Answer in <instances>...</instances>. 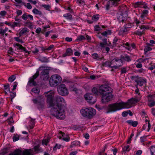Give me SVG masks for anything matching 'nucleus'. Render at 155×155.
Wrapping results in <instances>:
<instances>
[{
    "label": "nucleus",
    "instance_id": "obj_28",
    "mask_svg": "<svg viewBox=\"0 0 155 155\" xmlns=\"http://www.w3.org/2000/svg\"><path fill=\"white\" fill-rule=\"evenodd\" d=\"M148 11L146 10H144L143 11L142 13L140 16L141 19H143L146 17L148 15Z\"/></svg>",
    "mask_w": 155,
    "mask_h": 155
},
{
    "label": "nucleus",
    "instance_id": "obj_37",
    "mask_svg": "<svg viewBox=\"0 0 155 155\" xmlns=\"http://www.w3.org/2000/svg\"><path fill=\"white\" fill-rule=\"evenodd\" d=\"M32 92L35 93H39L40 91V89L37 87H36L32 88L31 90Z\"/></svg>",
    "mask_w": 155,
    "mask_h": 155
},
{
    "label": "nucleus",
    "instance_id": "obj_46",
    "mask_svg": "<svg viewBox=\"0 0 155 155\" xmlns=\"http://www.w3.org/2000/svg\"><path fill=\"white\" fill-rule=\"evenodd\" d=\"M21 25V23L15 22L13 23L12 27L14 28L16 26H20Z\"/></svg>",
    "mask_w": 155,
    "mask_h": 155
},
{
    "label": "nucleus",
    "instance_id": "obj_9",
    "mask_svg": "<svg viewBox=\"0 0 155 155\" xmlns=\"http://www.w3.org/2000/svg\"><path fill=\"white\" fill-rule=\"evenodd\" d=\"M39 74V71H37L36 73L34 75L30 77L29 80L28 82V85L31 86L37 85V84L36 82L35 81V80L37 78Z\"/></svg>",
    "mask_w": 155,
    "mask_h": 155
},
{
    "label": "nucleus",
    "instance_id": "obj_59",
    "mask_svg": "<svg viewBox=\"0 0 155 155\" xmlns=\"http://www.w3.org/2000/svg\"><path fill=\"white\" fill-rule=\"evenodd\" d=\"M22 11L21 10H18L16 12V13L17 14V15H16V16H18L19 15H21L22 14Z\"/></svg>",
    "mask_w": 155,
    "mask_h": 155
},
{
    "label": "nucleus",
    "instance_id": "obj_40",
    "mask_svg": "<svg viewBox=\"0 0 155 155\" xmlns=\"http://www.w3.org/2000/svg\"><path fill=\"white\" fill-rule=\"evenodd\" d=\"M16 77L14 75H12L8 79V81L11 82H13L15 79Z\"/></svg>",
    "mask_w": 155,
    "mask_h": 155
},
{
    "label": "nucleus",
    "instance_id": "obj_36",
    "mask_svg": "<svg viewBox=\"0 0 155 155\" xmlns=\"http://www.w3.org/2000/svg\"><path fill=\"white\" fill-rule=\"evenodd\" d=\"M63 16L67 19L71 20L72 19V16L70 13H66L63 15Z\"/></svg>",
    "mask_w": 155,
    "mask_h": 155
},
{
    "label": "nucleus",
    "instance_id": "obj_50",
    "mask_svg": "<svg viewBox=\"0 0 155 155\" xmlns=\"http://www.w3.org/2000/svg\"><path fill=\"white\" fill-rule=\"evenodd\" d=\"M40 60L42 62L47 63L49 62L48 59L45 57L42 58L40 59Z\"/></svg>",
    "mask_w": 155,
    "mask_h": 155
},
{
    "label": "nucleus",
    "instance_id": "obj_55",
    "mask_svg": "<svg viewBox=\"0 0 155 155\" xmlns=\"http://www.w3.org/2000/svg\"><path fill=\"white\" fill-rule=\"evenodd\" d=\"M15 1L18 4L21 3L23 5L25 6V3L23 2L21 0H15Z\"/></svg>",
    "mask_w": 155,
    "mask_h": 155
},
{
    "label": "nucleus",
    "instance_id": "obj_62",
    "mask_svg": "<svg viewBox=\"0 0 155 155\" xmlns=\"http://www.w3.org/2000/svg\"><path fill=\"white\" fill-rule=\"evenodd\" d=\"M128 31L127 29L124 26V28L121 29L120 30V31L123 32H127Z\"/></svg>",
    "mask_w": 155,
    "mask_h": 155
},
{
    "label": "nucleus",
    "instance_id": "obj_53",
    "mask_svg": "<svg viewBox=\"0 0 155 155\" xmlns=\"http://www.w3.org/2000/svg\"><path fill=\"white\" fill-rule=\"evenodd\" d=\"M10 96L11 99V101H12L13 99L16 96L15 93L12 92H10Z\"/></svg>",
    "mask_w": 155,
    "mask_h": 155
},
{
    "label": "nucleus",
    "instance_id": "obj_54",
    "mask_svg": "<svg viewBox=\"0 0 155 155\" xmlns=\"http://www.w3.org/2000/svg\"><path fill=\"white\" fill-rule=\"evenodd\" d=\"M147 136H143V137H140V142L141 143H143V142H144V141H146V138L147 137Z\"/></svg>",
    "mask_w": 155,
    "mask_h": 155
},
{
    "label": "nucleus",
    "instance_id": "obj_34",
    "mask_svg": "<svg viewBox=\"0 0 155 155\" xmlns=\"http://www.w3.org/2000/svg\"><path fill=\"white\" fill-rule=\"evenodd\" d=\"M31 121L30 123V124L29 125V127L30 129H33L35 125L34 120L31 118Z\"/></svg>",
    "mask_w": 155,
    "mask_h": 155
},
{
    "label": "nucleus",
    "instance_id": "obj_61",
    "mask_svg": "<svg viewBox=\"0 0 155 155\" xmlns=\"http://www.w3.org/2000/svg\"><path fill=\"white\" fill-rule=\"evenodd\" d=\"M6 14V12L5 11H2L1 12L0 14L2 16H4Z\"/></svg>",
    "mask_w": 155,
    "mask_h": 155
},
{
    "label": "nucleus",
    "instance_id": "obj_1",
    "mask_svg": "<svg viewBox=\"0 0 155 155\" xmlns=\"http://www.w3.org/2000/svg\"><path fill=\"white\" fill-rule=\"evenodd\" d=\"M47 102L49 104V107H51V113L52 115L58 119H63L65 117L64 110L66 104L65 100L61 96H55L54 100L56 104L54 102L53 96L51 93L47 95Z\"/></svg>",
    "mask_w": 155,
    "mask_h": 155
},
{
    "label": "nucleus",
    "instance_id": "obj_63",
    "mask_svg": "<svg viewBox=\"0 0 155 155\" xmlns=\"http://www.w3.org/2000/svg\"><path fill=\"white\" fill-rule=\"evenodd\" d=\"M25 6L26 7L29 9H31L32 8V6L30 4V3H27V4L26 5H25Z\"/></svg>",
    "mask_w": 155,
    "mask_h": 155
},
{
    "label": "nucleus",
    "instance_id": "obj_43",
    "mask_svg": "<svg viewBox=\"0 0 155 155\" xmlns=\"http://www.w3.org/2000/svg\"><path fill=\"white\" fill-rule=\"evenodd\" d=\"M144 4V2H137L135 4L134 6L135 7H139L140 5H143Z\"/></svg>",
    "mask_w": 155,
    "mask_h": 155
},
{
    "label": "nucleus",
    "instance_id": "obj_21",
    "mask_svg": "<svg viewBox=\"0 0 155 155\" xmlns=\"http://www.w3.org/2000/svg\"><path fill=\"white\" fill-rule=\"evenodd\" d=\"M54 45H51L48 47H43L41 48V50L42 51H44L45 52H47L51 50L54 47Z\"/></svg>",
    "mask_w": 155,
    "mask_h": 155
},
{
    "label": "nucleus",
    "instance_id": "obj_25",
    "mask_svg": "<svg viewBox=\"0 0 155 155\" xmlns=\"http://www.w3.org/2000/svg\"><path fill=\"white\" fill-rule=\"evenodd\" d=\"M24 26L28 27L31 29L33 28L32 22L28 20L24 22Z\"/></svg>",
    "mask_w": 155,
    "mask_h": 155
},
{
    "label": "nucleus",
    "instance_id": "obj_15",
    "mask_svg": "<svg viewBox=\"0 0 155 155\" xmlns=\"http://www.w3.org/2000/svg\"><path fill=\"white\" fill-rule=\"evenodd\" d=\"M140 29H143L142 31H137L135 32V34L139 36H141L144 33L145 29H149V27L148 26H146L144 25H142L140 26Z\"/></svg>",
    "mask_w": 155,
    "mask_h": 155
},
{
    "label": "nucleus",
    "instance_id": "obj_23",
    "mask_svg": "<svg viewBox=\"0 0 155 155\" xmlns=\"http://www.w3.org/2000/svg\"><path fill=\"white\" fill-rule=\"evenodd\" d=\"M107 39H104V40L103 41V42H101L100 44V46L102 48L106 46H111V43L110 42H109L107 43V41L106 40Z\"/></svg>",
    "mask_w": 155,
    "mask_h": 155
},
{
    "label": "nucleus",
    "instance_id": "obj_41",
    "mask_svg": "<svg viewBox=\"0 0 155 155\" xmlns=\"http://www.w3.org/2000/svg\"><path fill=\"white\" fill-rule=\"evenodd\" d=\"M28 28H27L25 27L22 29L20 32L19 34L20 35L25 33L27 31Z\"/></svg>",
    "mask_w": 155,
    "mask_h": 155
},
{
    "label": "nucleus",
    "instance_id": "obj_26",
    "mask_svg": "<svg viewBox=\"0 0 155 155\" xmlns=\"http://www.w3.org/2000/svg\"><path fill=\"white\" fill-rule=\"evenodd\" d=\"M147 96L148 97L149 101L151 102L149 104V106L150 107H152L154 106L155 105V101H151L150 99V98H152V95H148Z\"/></svg>",
    "mask_w": 155,
    "mask_h": 155
},
{
    "label": "nucleus",
    "instance_id": "obj_19",
    "mask_svg": "<svg viewBox=\"0 0 155 155\" xmlns=\"http://www.w3.org/2000/svg\"><path fill=\"white\" fill-rule=\"evenodd\" d=\"M135 82L137 83V85H138L140 86H143L144 84H145L147 82L146 80L142 79L141 80H139L138 79H136L135 80Z\"/></svg>",
    "mask_w": 155,
    "mask_h": 155
},
{
    "label": "nucleus",
    "instance_id": "obj_30",
    "mask_svg": "<svg viewBox=\"0 0 155 155\" xmlns=\"http://www.w3.org/2000/svg\"><path fill=\"white\" fill-rule=\"evenodd\" d=\"M80 143V142L78 141L75 140L73 141L71 143L70 147L72 148L76 146L79 145Z\"/></svg>",
    "mask_w": 155,
    "mask_h": 155
},
{
    "label": "nucleus",
    "instance_id": "obj_3",
    "mask_svg": "<svg viewBox=\"0 0 155 155\" xmlns=\"http://www.w3.org/2000/svg\"><path fill=\"white\" fill-rule=\"evenodd\" d=\"M80 112L83 116L91 118L95 114L96 111L95 109L90 107L81 110Z\"/></svg>",
    "mask_w": 155,
    "mask_h": 155
},
{
    "label": "nucleus",
    "instance_id": "obj_33",
    "mask_svg": "<svg viewBox=\"0 0 155 155\" xmlns=\"http://www.w3.org/2000/svg\"><path fill=\"white\" fill-rule=\"evenodd\" d=\"M152 50V48L146 45V46H145L144 50V54L146 55L148 51H151Z\"/></svg>",
    "mask_w": 155,
    "mask_h": 155
},
{
    "label": "nucleus",
    "instance_id": "obj_38",
    "mask_svg": "<svg viewBox=\"0 0 155 155\" xmlns=\"http://www.w3.org/2000/svg\"><path fill=\"white\" fill-rule=\"evenodd\" d=\"M151 155H155V146H152L150 148Z\"/></svg>",
    "mask_w": 155,
    "mask_h": 155
},
{
    "label": "nucleus",
    "instance_id": "obj_10",
    "mask_svg": "<svg viewBox=\"0 0 155 155\" xmlns=\"http://www.w3.org/2000/svg\"><path fill=\"white\" fill-rule=\"evenodd\" d=\"M112 91H110L103 95L102 97L101 101L103 103H106L111 101L113 97V95L111 94Z\"/></svg>",
    "mask_w": 155,
    "mask_h": 155
},
{
    "label": "nucleus",
    "instance_id": "obj_60",
    "mask_svg": "<svg viewBox=\"0 0 155 155\" xmlns=\"http://www.w3.org/2000/svg\"><path fill=\"white\" fill-rule=\"evenodd\" d=\"M8 53L11 54V55H13V49L12 48L10 47L9 48V50L8 51Z\"/></svg>",
    "mask_w": 155,
    "mask_h": 155
},
{
    "label": "nucleus",
    "instance_id": "obj_16",
    "mask_svg": "<svg viewBox=\"0 0 155 155\" xmlns=\"http://www.w3.org/2000/svg\"><path fill=\"white\" fill-rule=\"evenodd\" d=\"M14 46L15 47L17 46V47L16 48L18 50V49L21 50H23V51H24L25 52V53H28V54H30L29 53L31 52H29V51H27L26 49V48H25L23 47L21 45L18 43H14Z\"/></svg>",
    "mask_w": 155,
    "mask_h": 155
},
{
    "label": "nucleus",
    "instance_id": "obj_24",
    "mask_svg": "<svg viewBox=\"0 0 155 155\" xmlns=\"http://www.w3.org/2000/svg\"><path fill=\"white\" fill-rule=\"evenodd\" d=\"M92 57L93 58L96 59L97 60H101L104 58L103 57H101L96 53L92 54Z\"/></svg>",
    "mask_w": 155,
    "mask_h": 155
},
{
    "label": "nucleus",
    "instance_id": "obj_14",
    "mask_svg": "<svg viewBox=\"0 0 155 155\" xmlns=\"http://www.w3.org/2000/svg\"><path fill=\"white\" fill-rule=\"evenodd\" d=\"M120 0H110L108 2V3L106 5V9L108 10L109 8L110 4L112 6H116L118 4V2Z\"/></svg>",
    "mask_w": 155,
    "mask_h": 155
},
{
    "label": "nucleus",
    "instance_id": "obj_48",
    "mask_svg": "<svg viewBox=\"0 0 155 155\" xmlns=\"http://www.w3.org/2000/svg\"><path fill=\"white\" fill-rule=\"evenodd\" d=\"M127 72V68L126 67L122 68L121 69V74H125Z\"/></svg>",
    "mask_w": 155,
    "mask_h": 155
},
{
    "label": "nucleus",
    "instance_id": "obj_35",
    "mask_svg": "<svg viewBox=\"0 0 155 155\" xmlns=\"http://www.w3.org/2000/svg\"><path fill=\"white\" fill-rule=\"evenodd\" d=\"M129 150V146L127 145V146H124L123 148L122 152L125 153L126 152H128Z\"/></svg>",
    "mask_w": 155,
    "mask_h": 155
},
{
    "label": "nucleus",
    "instance_id": "obj_7",
    "mask_svg": "<svg viewBox=\"0 0 155 155\" xmlns=\"http://www.w3.org/2000/svg\"><path fill=\"white\" fill-rule=\"evenodd\" d=\"M113 91V89L111 87L106 84L101 85L99 87L98 89L99 93L102 96L106 94L108 92Z\"/></svg>",
    "mask_w": 155,
    "mask_h": 155
},
{
    "label": "nucleus",
    "instance_id": "obj_57",
    "mask_svg": "<svg viewBox=\"0 0 155 155\" xmlns=\"http://www.w3.org/2000/svg\"><path fill=\"white\" fill-rule=\"evenodd\" d=\"M134 135V133L133 132H132L131 133V135H130V137L128 139V140L127 141V143H130V141L132 137Z\"/></svg>",
    "mask_w": 155,
    "mask_h": 155
},
{
    "label": "nucleus",
    "instance_id": "obj_29",
    "mask_svg": "<svg viewBox=\"0 0 155 155\" xmlns=\"http://www.w3.org/2000/svg\"><path fill=\"white\" fill-rule=\"evenodd\" d=\"M111 30H109L106 31L101 33V35L105 37H107L108 35H110L111 34Z\"/></svg>",
    "mask_w": 155,
    "mask_h": 155
},
{
    "label": "nucleus",
    "instance_id": "obj_8",
    "mask_svg": "<svg viewBox=\"0 0 155 155\" xmlns=\"http://www.w3.org/2000/svg\"><path fill=\"white\" fill-rule=\"evenodd\" d=\"M85 99L90 104H94L96 101L95 95L91 94H87L84 96Z\"/></svg>",
    "mask_w": 155,
    "mask_h": 155
},
{
    "label": "nucleus",
    "instance_id": "obj_45",
    "mask_svg": "<svg viewBox=\"0 0 155 155\" xmlns=\"http://www.w3.org/2000/svg\"><path fill=\"white\" fill-rule=\"evenodd\" d=\"M28 14L26 13H25L22 16H21L22 18L25 21H26L28 18Z\"/></svg>",
    "mask_w": 155,
    "mask_h": 155
},
{
    "label": "nucleus",
    "instance_id": "obj_49",
    "mask_svg": "<svg viewBox=\"0 0 155 155\" xmlns=\"http://www.w3.org/2000/svg\"><path fill=\"white\" fill-rule=\"evenodd\" d=\"M49 139H48L45 140H43L42 142V144L47 145V143L49 142Z\"/></svg>",
    "mask_w": 155,
    "mask_h": 155
},
{
    "label": "nucleus",
    "instance_id": "obj_20",
    "mask_svg": "<svg viewBox=\"0 0 155 155\" xmlns=\"http://www.w3.org/2000/svg\"><path fill=\"white\" fill-rule=\"evenodd\" d=\"M45 102L43 100H41L38 101L37 104V107L39 110L43 109L44 108Z\"/></svg>",
    "mask_w": 155,
    "mask_h": 155
},
{
    "label": "nucleus",
    "instance_id": "obj_47",
    "mask_svg": "<svg viewBox=\"0 0 155 155\" xmlns=\"http://www.w3.org/2000/svg\"><path fill=\"white\" fill-rule=\"evenodd\" d=\"M94 30L96 31H99L101 30V29L99 25H96L94 26Z\"/></svg>",
    "mask_w": 155,
    "mask_h": 155
},
{
    "label": "nucleus",
    "instance_id": "obj_32",
    "mask_svg": "<svg viewBox=\"0 0 155 155\" xmlns=\"http://www.w3.org/2000/svg\"><path fill=\"white\" fill-rule=\"evenodd\" d=\"M113 64V63H112V61L110 62L107 61L106 62L104 63L103 64V65L104 66L108 67L111 68V65Z\"/></svg>",
    "mask_w": 155,
    "mask_h": 155
},
{
    "label": "nucleus",
    "instance_id": "obj_5",
    "mask_svg": "<svg viewBox=\"0 0 155 155\" xmlns=\"http://www.w3.org/2000/svg\"><path fill=\"white\" fill-rule=\"evenodd\" d=\"M62 78L58 74L53 75L51 76L49 81V83L51 87L57 86L61 81Z\"/></svg>",
    "mask_w": 155,
    "mask_h": 155
},
{
    "label": "nucleus",
    "instance_id": "obj_11",
    "mask_svg": "<svg viewBox=\"0 0 155 155\" xmlns=\"http://www.w3.org/2000/svg\"><path fill=\"white\" fill-rule=\"evenodd\" d=\"M49 70L45 69L42 70L40 74V77L41 79L43 80H46L49 78Z\"/></svg>",
    "mask_w": 155,
    "mask_h": 155
},
{
    "label": "nucleus",
    "instance_id": "obj_13",
    "mask_svg": "<svg viewBox=\"0 0 155 155\" xmlns=\"http://www.w3.org/2000/svg\"><path fill=\"white\" fill-rule=\"evenodd\" d=\"M126 15L124 14L122 12H119L117 14V19L119 22H123L127 19V16Z\"/></svg>",
    "mask_w": 155,
    "mask_h": 155
},
{
    "label": "nucleus",
    "instance_id": "obj_56",
    "mask_svg": "<svg viewBox=\"0 0 155 155\" xmlns=\"http://www.w3.org/2000/svg\"><path fill=\"white\" fill-rule=\"evenodd\" d=\"M42 6L45 8L47 10H50V6L49 5H43Z\"/></svg>",
    "mask_w": 155,
    "mask_h": 155
},
{
    "label": "nucleus",
    "instance_id": "obj_2",
    "mask_svg": "<svg viewBox=\"0 0 155 155\" xmlns=\"http://www.w3.org/2000/svg\"><path fill=\"white\" fill-rule=\"evenodd\" d=\"M140 101V99L137 97L132 98L129 99L128 102L126 103H116L109 104L105 108L106 113L108 114L114 112L122 108H129L131 107L132 104L139 102Z\"/></svg>",
    "mask_w": 155,
    "mask_h": 155
},
{
    "label": "nucleus",
    "instance_id": "obj_17",
    "mask_svg": "<svg viewBox=\"0 0 155 155\" xmlns=\"http://www.w3.org/2000/svg\"><path fill=\"white\" fill-rule=\"evenodd\" d=\"M73 54V51L71 48H69L66 50L65 52L63 54V57H65L67 56H69Z\"/></svg>",
    "mask_w": 155,
    "mask_h": 155
},
{
    "label": "nucleus",
    "instance_id": "obj_58",
    "mask_svg": "<svg viewBox=\"0 0 155 155\" xmlns=\"http://www.w3.org/2000/svg\"><path fill=\"white\" fill-rule=\"evenodd\" d=\"M133 25L131 24H126L124 26H125L127 29L130 28L132 27Z\"/></svg>",
    "mask_w": 155,
    "mask_h": 155
},
{
    "label": "nucleus",
    "instance_id": "obj_6",
    "mask_svg": "<svg viewBox=\"0 0 155 155\" xmlns=\"http://www.w3.org/2000/svg\"><path fill=\"white\" fill-rule=\"evenodd\" d=\"M57 91L58 93L62 96H66L69 94L67 88L63 84H61L58 86Z\"/></svg>",
    "mask_w": 155,
    "mask_h": 155
},
{
    "label": "nucleus",
    "instance_id": "obj_42",
    "mask_svg": "<svg viewBox=\"0 0 155 155\" xmlns=\"http://www.w3.org/2000/svg\"><path fill=\"white\" fill-rule=\"evenodd\" d=\"M99 15L98 14L94 15L92 17V20L94 21H97L99 19Z\"/></svg>",
    "mask_w": 155,
    "mask_h": 155
},
{
    "label": "nucleus",
    "instance_id": "obj_27",
    "mask_svg": "<svg viewBox=\"0 0 155 155\" xmlns=\"http://www.w3.org/2000/svg\"><path fill=\"white\" fill-rule=\"evenodd\" d=\"M33 148L35 151L37 152V153L42 152V149L40 148L39 144L35 146Z\"/></svg>",
    "mask_w": 155,
    "mask_h": 155
},
{
    "label": "nucleus",
    "instance_id": "obj_18",
    "mask_svg": "<svg viewBox=\"0 0 155 155\" xmlns=\"http://www.w3.org/2000/svg\"><path fill=\"white\" fill-rule=\"evenodd\" d=\"M120 59L121 60L122 63L123 60L127 61V62H129L131 61V59L130 56L126 54H124V55H121Z\"/></svg>",
    "mask_w": 155,
    "mask_h": 155
},
{
    "label": "nucleus",
    "instance_id": "obj_39",
    "mask_svg": "<svg viewBox=\"0 0 155 155\" xmlns=\"http://www.w3.org/2000/svg\"><path fill=\"white\" fill-rule=\"evenodd\" d=\"M8 29V28H6L5 29H3L2 28L0 29V34L4 35V34H5L6 32L7 31Z\"/></svg>",
    "mask_w": 155,
    "mask_h": 155
},
{
    "label": "nucleus",
    "instance_id": "obj_51",
    "mask_svg": "<svg viewBox=\"0 0 155 155\" xmlns=\"http://www.w3.org/2000/svg\"><path fill=\"white\" fill-rule=\"evenodd\" d=\"M31 50L34 54L37 53L38 52V50L36 47L31 48Z\"/></svg>",
    "mask_w": 155,
    "mask_h": 155
},
{
    "label": "nucleus",
    "instance_id": "obj_52",
    "mask_svg": "<svg viewBox=\"0 0 155 155\" xmlns=\"http://www.w3.org/2000/svg\"><path fill=\"white\" fill-rule=\"evenodd\" d=\"M61 147V145H58L57 144H56L55 146L53 148V150H56L57 149H60Z\"/></svg>",
    "mask_w": 155,
    "mask_h": 155
},
{
    "label": "nucleus",
    "instance_id": "obj_4",
    "mask_svg": "<svg viewBox=\"0 0 155 155\" xmlns=\"http://www.w3.org/2000/svg\"><path fill=\"white\" fill-rule=\"evenodd\" d=\"M34 152L31 149H25L22 152L18 149L10 153L8 155H33Z\"/></svg>",
    "mask_w": 155,
    "mask_h": 155
},
{
    "label": "nucleus",
    "instance_id": "obj_44",
    "mask_svg": "<svg viewBox=\"0 0 155 155\" xmlns=\"http://www.w3.org/2000/svg\"><path fill=\"white\" fill-rule=\"evenodd\" d=\"M92 92L96 95H97L98 93H99L98 90L95 87H94L92 89Z\"/></svg>",
    "mask_w": 155,
    "mask_h": 155
},
{
    "label": "nucleus",
    "instance_id": "obj_64",
    "mask_svg": "<svg viewBox=\"0 0 155 155\" xmlns=\"http://www.w3.org/2000/svg\"><path fill=\"white\" fill-rule=\"evenodd\" d=\"M4 88L5 90H6L7 89H8V90L9 91H10L9 87V84H7L4 85Z\"/></svg>",
    "mask_w": 155,
    "mask_h": 155
},
{
    "label": "nucleus",
    "instance_id": "obj_22",
    "mask_svg": "<svg viewBox=\"0 0 155 155\" xmlns=\"http://www.w3.org/2000/svg\"><path fill=\"white\" fill-rule=\"evenodd\" d=\"M126 122L128 124L130 125H132L134 127H136L137 126L138 124L137 121H133L132 120H127L126 121Z\"/></svg>",
    "mask_w": 155,
    "mask_h": 155
},
{
    "label": "nucleus",
    "instance_id": "obj_12",
    "mask_svg": "<svg viewBox=\"0 0 155 155\" xmlns=\"http://www.w3.org/2000/svg\"><path fill=\"white\" fill-rule=\"evenodd\" d=\"M115 62H119V64L118 63H115V65H114L113 66L111 67V68H114L115 69H117L120 67L122 65V61L119 58H114L112 60V63H113V64H114Z\"/></svg>",
    "mask_w": 155,
    "mask_h": 155
},
{
    "label": "nucleus",
    "instance_id": "obj_31",
    "mask_svg": "<svg viewBox=\"0 0 155 155\" xmlns=\"http://www.w3.org/2000/svg\"><path fill=\"white\" fill-rule=\"evenodd\" d=\"M33 12L35 14L41 15H42V12L36 8H34L32 10Z\"/></svg>",
    "mask_w": 155,
    "mask_h": 155
}]
</instances>
